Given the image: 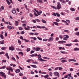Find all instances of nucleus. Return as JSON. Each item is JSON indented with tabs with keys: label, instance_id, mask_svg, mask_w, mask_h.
I'll return each instance as SVG.
<instances>
[{
	"label": "nucleus",
	"instance_id": "f257e3e1",
	"mask_svg": "<svg viewBox=\"0 0 79 79\" xmlns=\"http://www.w3.org/2000/svg\"><path fill=\"white\" fill-rule=\"evenodd\" d=\"M58 5L57 6V10H60L61 8V5L60 4V2H57Z\"/></svg>",
	"mask_w": 79,
	"mask_h": 79
},
{
	"label": "nucleus",
	"instance_id": "f03ea898",
	"mask_svg": "<svg viewBox=\"0 0 79 79\" xmlns=\"http://www.w3.org/2000/svg\"><path fill=\"white\" fill-rule=\"evenodd\" d=\"M6 69L7 70H8V71H10L11 72H13V69L11 66H9L8 68L7 67Z\"/></svg>",
	"mask_w": 79,
	"mask_h": 79
},
{
	"label": "nucleus",
	"instance_id": "7ed1b4c3",
	"mask_svg": "<svg viewBox=\"0 0 79 79\" xmlns=\"http://www.w3.org/2000/svg\"><path fill=\"white\" fill-rule=\"evenodd\" d=\"M64 38H63L64 40H67V39H69V36L67 35H64Z\"/></svg>",
	"mask_w": 79,
	"mask_h": 79
},
{
	"label": "nucleus",
	"instance_id": "20e7f679",
	"mask_svg": "<svg viewBox=\"0 0 79 79\" xmlns=\"http://www.w3.org/2000/svg\"><path fill=\"white\" fill-rule=\"evenodd\" d=\"M15 47L13 46H12L9 48V50H11V51H13V50H15Z\"/></svg>",
	"mask_w": 79,
	"mask_h": 79
},
{
	"label": "nucleus",
	"instance_id": "39448f33",
	"mask_svg": "<svg viewBox=\"0 0 79 79\" xmlns=\"http://www.w3.org/2000/svg\"><path fill=\"white\" fill-rule=\"evenodd\" d=\"M54 74L56 76H57L59 77H60V74L57 72H56L54 73Z\"/></svg>",
	"mask_w": 79,
	"mask_h": 79
},
{
	"label": "nucleus",
	"instance_id": "423d86ee",
	"mask_svg": "<svg viewBox=\"0 0 79 79\" xmlns=\"http://www.w3.org/2000/svg\"><path fill=\"white\" fill-rule=\"evenodd\" d=\"M38 60L40 61H46L47 60H44L42 59V57H40L38 59Z\"/></svg>",
	"mask_w": 79,
	"mask_h": 79
},
{
	"label": "nucleus",
	"instance_id": "0eeeda50",
	"mask_svg": "<svg viewBox=\"0 0 79 79\" xmlns=\"http://www.w3.org/2000/svg\"><path fill=\"white\" fill-rule=\"evenodd\" d=\"M1 75V76L2 77H3V76L5 75V73H3L2 72H0V75Z\"/></svg>",
	"mask_w": 79,
	"mask_h": 79
},
{
	"label": "nucleus",
	"instance_id": "6e6552de",
	"mask_svg": "<svg viewBox=\"0 0 79 79\" xmlns=\"http://www.w3.org/2000/svg\"><path fill=\"white\" fill-rule=\"evenodd\" d=\"M53 40V38L52 37H51L49 38V39L48 40V41H50L51 42V41H52Z\"/></svg>",
	"mask_w": 79,
	"mask_h": 79
},
{
	"label": "nucleus",
	"instance_id": "1a4fd4ad",
	"mask_svg": "<svg viewBox=\"0 0 79 79\" xmlns=\"http://www.w3.org/2000/svg\"><path fill=\"white\" fill-rule=\"evenodd\" d=\"M27 28L26 27H24V29L25 30H27V31H29V30H30V27H29V26H27Z\"/></svg>",
	"mask_w": 79,
	"mask_h": 79
},
{
	"label": "nucleus",
	"instance_id": "9d476101",
	"mask_svg": "<svg viewBox=\"0 0 79 79\" xmlns=\"http://www.w3.org/2000/svg\"><path fill=\"white\" fill-rule=\"evenodd\" d=\"M15 26H18V25H19V22H18V21L15 20Z\"/></svg>",
	"mask_w": 79,
	"mask_h": 79
},
{
	"label": "nucleus",
	"instance_id": "9b49d317",
	"mask_svg": "<svg viewBox=\"0 0 79 79\" xmlns=\"http://www.w3.org/2000/svg\"><path fill=\"white\" fill-rule=\"evenodd\" d=\"M20 71V69H17L15 70V73H19Z\"/></svg>",
	"mask_w": 79,
	"mask_h": 79
},
{
	"label": "nucleus",
	"instance_id": "f8f14e48",
	"mask_svg": "<svg viewBox=\"0 0 79 79\" xmlns=\"http://www.w3.org/2000/svg\"><path fill=\"white\" fill-rule=\"evenodd\" d=\"M12 12L13 14H15L16 13V10H15V9H14L12 10Z\"/></svg>",
	"mask_w": 79,
	"mask_h": 79
},
{
	"label": "nucleus",
	"instance_id": "ddd939ff",
	"mask_svg": "<svg viewBox=\"0 0 79 79\" xmlns=\"http://www.w3.org/2000/svg\"><path fill=\"white\" fill-rule=\"evenodd\" d=\"M6 47H2L1 49L2 50H5L6 49Z\"/></svg>",
	"mask_w": 79,
	"mask_h": 79
},
{
	"label": "nucleus",
	"instance_id": "4468645a",
	"mask_svg": "<svg viewBox=\"0 0 79 79\" xmlns=\"http://www.w3.org/2000/svg\"><path fill=\"white\" fill-rule=\"evenodd\" d=\"M30 39H33V40H37V38L35 37H31L30 38Z\"/></svg>",
	"mask_w": 79,
	"mask_h": 79
},
{
	"label": "nucleus",
	"instance_id": "2eb2a0df",
	"mask_svg": "<svg viewBox=\"0 0 79 79\" xmlns=\"http://www.w3.org/2000/svg\"><path fill=\"white\" fill-rule=\"evenodd\" d=\"M37 54L36 53L35 54H32L30 56H31V57H33V56H37Z\"/></svg>",
	"mask_w": 79,
	"mask_h": 79
},
{
	"label": "nucleus",
	"instance_id": "dca6fc26",
	"mask_svg": "<svg viewBox=\"0 0 79 79\" xmlns=\"http://www.w3.org/2000/svg\"><path fill=\"white\" fill-rule=\"evenodd\" d=\"M40 50V48L39 47H37L36 48V51L37 52H38Z\"/></svg>",
	"mask_w": 79,
	"mask_h": 79
},
{
	"label": "nucleus",
	"instance_id": "f3484780",
	"mask_svg": "<svg viewBox=\"0 0 79 79\" xmlns=\"http://www.w3.org/2000/svg\"><path fill=\"white\" fill-rule=\"evenodd\" d=\"M79 48H74V51H79Z\"/></svg>",
	"mask_w": 79,
	"mask_h": 79
},
{
	"label": "nucleus",
	"instance_id": "a211bd4d",
	"mask_svg": "<svg viewBox=\"0 0 79 79\" xmlns=\"http://www.w3.org/2000/svg\"><path fill=\"white\" fill-rule=\"evenodd\" d=\"M5 55L6 56L8 59H9V56H8V53H6Z\"/></svg>",
	"mask_w": 79,
	"mask_h": 79
},
{
	"label": "nucleus",
	"instance_id": "6ab92c4d",
	"mask_svg": "<svg viewBox=\"0 0 79 79\" xmlns=\"http://www.w3.org/2000/svg\"><path fill=\"white\" fill-rule=\"evenodd\" d=\"M71 45H72V44H71V43L68 44H65V46H68V47H70V46H71Z\"/></svg>",
	"mask_w": 79,
	"mask_h": 79
},
{
	"label": "nucleus",
	"instance_id": "aec40b11",
	"mask_svg": "<svg viewBox=\"0 0 79 79\" xmlns=\"http://www.w3.org/2000/svg\"><path fill=\"white\" fill-rule=\"evenodd\" d=\"M37 2H38V3H43V2H42V0H37Z\"/></svg>",
	"mask_w": 79,
	"mask_h": 79
},
{
	"label": "nucleus",
	"instance_id": "412c9836",
	"mask_svg": "<svg viewBox=\"0 0 79 79\" xmlns=\"http://www.w3.org/2000/svg\"><path fill=\"white\" fill-rule=\"evenodd\" d=\"M33 61L34 60H32V59H28L26 60L27 62H28V63H29L30 61Z\"/></svg>",
	"mask_w": 79,
	"mask_h": 79
},
{
	"label": "nucleus",
	"instance_id": "4be33fe9",
	"mask_svg": "<svg viewBox=\"0 0 79 79\" xmlns=\"http://www.w3.org/2000/svg\"><path fill=\"white\" fill-rule=\"evenodd\" d=\"M59 49L60 50H65V48H64V47H63V48H62L61 47H59Z\"/></svg>",
	"mask_w": 79,
	"mask_h": 79
},
{
	"label": "nucleus",
	"instance_id": "5701e85b",
	"mask_svg": "<svg viewBox=\"0 0 79 79\" xmlns=\"http://www.w3.org/2000/svg\"><path fill=\"white\" fill-rule=\"evenodd\" d=\"M59 37L60 39H63V35H59Z\"/></svg>",
	"mask_w": 79,
	"mask_h": 79
},
{
	"label": "nucleus",
	"instance_id": "b1692460",
	"mask_svg": "<svg viewBox=\"0 0 79 79\" xmlns=\"http://www.w3.org/2000/svg\"><path fill=\"white\" fill-rule=\"evenodd\" d=\"M19 55H21V56H23V55H24V54L23 53V52H19Z\"/></svg>",
	"mask_w": 79,
	"mask_h": 79
},
{
	"label": "nucleus",
	"instance_id": "393cba45",
	"mask_svg": "<svg viewBox=\"0 0 79 79\" xmlns=\"http://www.w3.org/2000/svg\"><path fill=\"white\" fill-rule=\"evenodd\" d=\"M32 68H37V66L35 65H30Z\"/></svg>",
	"mask_w": 79,
	"mask_h": 79
},
{
	"label": "nucleus",
	"instance_id": "a878e982",
	"mask_svg": "<svg viewBox=\"0 0 79 79\" xmlns=\"http://www.w3.org/2000/svg\"><path fill=\"white\" fill-rule=\"evenodd\" d=\"M60 1L61 3H66V1H64V0H60Z\"/></svg>",
	"mask_w": 79,
	"mask_h": 79
},
{
	"label": "nucleus",
	"instance_id": "bb28decb",
	"mask_svg": "<svg viewBox=\"0 0 79 79\" xmlns=\"http://www.w3.org/2000/svg\"><path fill=\"white\" fill-rule=\"evenodd\" d=\"M6 2H7V4L8 5H11V3L10 1H9V0H6Z\"/></svg>",
	"mask_w": 79,
	"mask_h": 79
},
{
	"label": "nucleus",
	"instance_id": "cd10ccee",
	"mask_svg": "<svg viewBox=\"0 0 79 79\" xmlns=\"http://www.w3.org/2000/svg\"><path fill=\"white\" fill-rule=\"evenodd\" d=\"M51 6V7H52V8H53V9H54V10H57V8L55 6Z\"/></svg>",
	"mask_w": 79,
	"mask_h": 79
},
{
	"label": "nucleus",
	"instance_id": "c85d7f7f",
	"mask_svg": "<svg viewBox=\"0 0 79 79\" xmlns=\"http://www.w3.org/2000/svg\"><path fill=\"white\" fill-rule=\"evenodd\" d=\"M41 21L43 23H45V24H46L47 23V21L45 20H44L43 19H42Z\"/></svg>",
	"mask_w": 79,
	"mask_h": 79
},
{
	"label": "nucleus",
	"instance_id": "c756f323",
	"mask_svg": "<svg viewBox=\"0 0 79 79\" xmlns=\"http://www.w3.org/2000/svg\"><path fill=\"white\" fill-rule=\"evenodd\" d=\"M67 60H63L61 61V63H64V62H67Z\"/></svg>",
	"mask_w": 79,
	"mask_h": 79
},
{
	"label": "nucleus",
	"instance_id": "7c9ffc66",
	"mask_svg": "<svg viewBox=\"0 0 79 79\" xmlns=\"http://www.w3.org/2000/svg\"><path fill=\"white\" fill-rule=\"evenodd\" d=\"M73 42H79V41L77 39H76L73 41Z\"/></svg>",
	"mask_w": 79,
	"mask_h": 79
},
{
	"label": "nucleus",
	"instance_id": "2f4dec72",
	"mask_svg": "<svg viewBox=\"0 0 79 79\" xmlns=\"http://www.w3.org/2000/svg\"><path fill=\"white\" fill-rule=\"evenodd\" d=\"M0 44H2V45H3L4 44V40H2V41H0Z\"/></svg>",
	"mask_w": 79,
	"mask_h": 79
},
{
	"label": "nucleus",
	"instance_id": "473e14b6",
	"mask_svg": "<svg viewBox=\"0 0 79 79\" xmlns=\"http://www.w3.org/2000/svg\"><path fill=\"white\" fill-rule=\"evenodd\" d=\"M54 24H55V25H56V26H58V23L56 22H53Z\"/></svg>",
	"mask_w": 79,
	"mask_h": 79
},
{
	"label": "nucleus",
	"instance_id": "72a5a7b5",
	"mask_svg": "<svg viewBox=\"0 0 79 79\" xmlns=\"http://www.w3.org/2000/svg\"><path fill=\"white\" fill-rule=\"evenodd\" d=\"M49 77V75L48 74H47L46 75H45L44 76V78H48Z\"/></svg>",
	"mask_w": 79,
	"mask_h": 79
},
{
	"label": "nucleus",
	"instance_id": "f704fd0d",
	"mask_svg": "<svg viewBox=\"0 0 79 79\" xmlns=\"http://www.w3.org/2000/svg\"><path fill=\"white\" fill-rule=\"evenodd\" d=\"M0 37L2 39H3L4 38H3V36L2 35H1L0 34Z\"/></svg>",
	"mask_w": 79,
	"mask_h": 79
},
{
	"label": "nucleus",
	"instance_id": "c9c22d12",
	"mask_svg": "<svg viewBox=\"0 0 79 79\" xmlns=\"http://www.w3.org/2000/svg\"><path fill=\"white\" fill-rule=\"evenodd\" d=\"M7 27L9 28V29H12V27L11 26H8Z\"/></svg>",
	"mask_w": 79,
	"mask_h": 79
},
{
	"label": "nucleus",
	"instance_id": "e433bc0d",
	"mask_svg": "<svg viewBox=\"0 0 79 79\" xmlns=\"http://www.w3.org/2000/svg\"><path fill=\"white\" fill-rule=\"evenodd\" d=\"M23 40H25V42H29V40H26V39H23Z\"/></svg>",
	"mask_w": 79,
	"mask_h": 79
},
{
	"label": "nucleus",
	"instance_id": "4c0bfd02",
	"mask_svg": "<svg viewBox=\"0 0 79 79\" xmlns=\"http://www.w3.org/2000/svg\"><path fill=\"white\" fill-rule=\"evenodd\" d=\"M27 52H29L30 51V48H28L27 49Z\"/></svg>",
	"mask_w": 79,
	"mask_h": 79
},
{
	"label": "nucleus",
	"instance_id": "58836bf2",
	"mask_svg": "<svg viewBox=\"0 0 79 79\" xmlns=\"http://www.w3.org/2000/svg\"><path fill=\"white\" fill-rule=\"evenodd\" d=\"M49 73L50 76H53V73H52V72H50Z\"/></svg>",
	"mask_w": 79,
	"mask_h": 79
},
{
	"label": "nucleus",
	"instance_id": "ea45409f",
	"mask_svg": "<svg viewBox=\"0 0 79 79\" xmlns=\"http://www.w3.org/2000/svg\"><path fill=\"white\" fill-rule=\"evenodd\" d=\"M58 43L60 44H63V41H58Z\"/></svg>",
	"mask_w": 79,
	"mask_h": 79
},
{
	"label": "nucleus",
	"instance_id": "a19ab883",
	"mask_svg": "<svg viewBox=\"0 0 79 79\" xmlns=\"http://www.w3.org/2000/svg\"><path fill=\"white\" fill-rule=\"evenodd\" d=\"M56 16L58 17H60V15L57 13H56Z\"/></svg>",
	"mask_w": 79,
	"mask_h": 79
},
{
	"label": "nucleus",
	"instance_id": "79ce46f5",
	"mask_svg": "<svg viewBox=\"0 0 79 79\" xmlns=\"http://www.w3.org/2000/svg\"><path fill=\"white\" fill-rule=\"evenodd\" d=\"M35 21H37V23H40V20H39V19H35Z\"/></svg>",
	"mask_w": 79,
	"mask_h": 79
},
{
	"label": "nucleus",
	"instance_id": "37998d69",
	"mask_svg": "<svg viewBox=\"0 0 79 79\" xmlns=\"http://www.w3.org/2000/svg\"><path fill=\"white\" fill-rule=\"evenodd\" d=\"M70 10L71 11H75V9L73 8H71Z\"/></svg>",
	"mask_w": 79,
	"mask_h": 79
},
{
	"label": "nucleus",
	"instance_id": "c03bdc74",
	"mask_svg": "<svg viewBox=\"0 0 79 79\" xmlns=\"http://www.w3.org/2000/svg\"><path fill=\"white\" fill-rule=\"evenodd\" d=\"M68 79H73V77H72V76L68 77Z\"/></svg>",
	"mask_w": 79,
	"mask_h": 79
},
{
	"label": "nucleus",
	"instance_id": "a18cd8bd",
	"mask_svg": "<svg viewBox=\"0 0 79 79\" xmlns=\"http://www.w3.org/2000/svg\"><path fill=\"white\" fill-rule=\"evenodd\" d=\"M75 35H77L78 36H79V32H77L75 33Z\"/></svg>",
	"mask_w": 79,
	"mask_h": 79
},
{
	"label": "nucleus",
	"instance_id": "49530a36",
	"mask_svg": "<svg viewBox=\"0 0 79 79\" xmlns=\"http://www.w3.org/2000/svg\"><path fill=\"white\" fill-rule=\"evenodd\" d=\"M2 54H5V52H4L2 51L1 52H0V55H2Z\"/></svg>",
	"mask_w": 79,
	"mask_h": 79
},
{
	"label": "nucleus",
	"instance_id": "de8ad7c7",
	"mask_svg": "<svg viewBox=\"0 0 79 79\" xmlns=\"http://www.w3.org/2000/svg\"><path fill=\"white\" fill-rule=\"evenodd\" d=\"M31 43H32V44H34V43H35V41L31 40Z\"/></svg>",
	"mask_w": 79,
	"mask_h": 79
},
{
	"label": "nucleus",
	"instance_id": "09e8293b",
	"mask_svg": "<svg viewBox=\"0 0 79 79\" xmlns=\"http://www.w3.org/2000/svg\"><path fill=\"white\" fill-rule=\"evenodd\" d=\"M11 59H12V60H14V61H16V59H15V58L13 56L11 57Z\"/></svg>",
	"mask_w": 79,
	"mask_h": 79
},
{
	"label": "nucleus",
	"instance_id": "8fccbe9b",
	"mask_svg": "<svg viewBox=\"0 0 79 79\" xmlns=\"http://www.w3.org/2000/svg\"><path fill=\"white\" fill-rule=\"evenodd\" d=\"M37 38L38 40H42V39L39 37H37Z\"/></svg>",
	"mask_w": 79,
	"mask_h": 79
},
{
	"label": "nucleus",
	"instance_id": "3c124183",
	"mask_svg": "<svg viewBox=\"0 0 79 79\" xmlns=\"http://www.w3.org/2000/svg\"><path fill=\"white\" fill-rule=\"evenodd\" d=\"M34 35H39V34L37 32H35L34 34Z\"/></svg>",
	"mask_w": 79,
	"mask_h": 79
},
{
	"label": "nucleus",
	"instance_id": "603ef678",
	"mask_svg": "<svg viewBox=\"0 0 79 79\" xmlns=\"http://www.w3.org/2000/svg\"><path fill=\"white\" fill-rule=\"evenodd\" d=\"M19 29L20 30V31H22V30L23 29V28L21 27H19Z\"/></svg>",
	"mask_w": 79,
	"mask_h": 79
},
{
	"label": "nucleus",
	"instance_id": "864d4df0",
	"mask_svg": "<svg viewBox=\"0 0 79 79\" xmlns=\"http://www.w3.org/2000/svg\"><path fill=\"white\" fill-rule=\"evenodd\" d=\"M64 32H68V33H69V31L67 30H65L64 31Z\"/></svg>",
	"mask_w": 79,
	"mask_h": 79
},
{
	"label": "nucleus",
	"instance_id": "5fc2aeb1",
	"mask_svg": "<svg viewBox=\"0 0 79 79\" xmlns=\"http://www.w3.org/2000/svg\"><path fill=\"white\" fill-rule=\"evenodd\" d=\"M53 16H56V13H53V14L52 15Z\"/></svg>",
	"mask_w": 79,
	"mask_h": 79
},
{
	"label": "nucleus",
	"instance_id": "6e6d98bb",
	"mask_svg": "<svg viewBox=\"0 0 79 79\" xmlns=\"http://www.w3.org/2000/svg\"><path fill=\"white\" fill-rule=\"evenodd\" d=\"M23 75V74L21 73H20L19 74V76H22Z\"/></svg>",
	"mask_w": 79,
	"mask_h": 79
},
{
	"label": "nucleus",
	"instance_id": "4d7b16f0",
	"mask_svg": "<svg viewBox=\"0 0 79 79\" xmlns=\"http://www.w3.org/2000/svg\"><path fill=\"white\" fill-rule=\"evenodd\" d=\"M18 42L20 44H21V41L19 40H18Z\"/></svg>",
	"mask_w": 79,
	"mask_h": 79
},
{
	"label": "nucleus",
	"instance_id": "13d9d810",
	"mask_svg": "<svg viewBox=\"0 0 79 79\" xmlns=\"http://www.w3.org/2000/svg\"><path fill=\"white\" fill-rule=\"evenodd\" d=\"M60 53H63V54H65L66 53V52L64 51H60Z\"/></svg>",
	"mask_w": 79,
	"mask_h": 79
},
{
	"label": "nucleus",
	"instance_id": "bf43d9fd",
	"mask_svg": "<svg viewBox=\"0 0 79 79\" xmlns=\"http://www.w3.org/2000/svg\"><path fill=\"white\" fill-rule=\"evenodd\" d=\"M60 14H61V15H63V16H64V15H65L64 13L63 12H61Z\"/></svg>",
	"mask_w": 79,
	"mask_h": 79
},
{
	"label": "nucleus",
	"instance_id": "052dcab7",
	"mask_svg": "<svg viewBox=\"0 0 79 79\" xmlns=\"http://www.w3.org/2000/svg\"><path fill=\"white\" fill-rule=\"evenodd\" d=\"M35 52V51H31V54H32V53H34V52Z\"/></svg>",
	"mask_w": 79,
	"mask_h": 79
},
{
	"label": "nucleus",
	"instance_id": "680f3d73",
	"mask_svg": "<svg viewBox=\"0 0 79 79\" xmlns=\"http://www.w3.org/2000/svg\"><path fill=\"white\" fill-rule=\"evenodd\" d=\"M62 22H63V23H67V22L66 21H64V20H62L61 21Z\"/></svg>",
	"mask_w": 79,
	"mask_h": 79
},
{
	"label": "nucleus",
	"instance_id": "e2e57ef3",
	"mask_svg": "<svg viewBox=\"0 0 79 79\" xmlns=\"http://www.w3.org/2000/svg\"><path fill=\"white\" fill-rule=\"evenodd\" d=\"M19 69H21V70H24V69L21 68V66H19Z\"/></svg>",
	"mask_w": 79,
	"mask_h": 79
},
{
	"label": "nucleus",
	"instance_id": "0e129e2a",
	"mask_svg": "<svg viewBox=\"0 0 79 79\" xmlns=\"http://www.w3.org/2000/svg\"><path fill=\"white\" fill-rule=\"evenodd\" d=\"M56 40L57 41H58V40H59V37H57L56 38Z\"/></svg>",
	"mask_w": 79,
	"mask_h": 79
},
{
	"label": "nucleus",
	"instance_id": "69168bd1",
	"mask_svg": "<svg viewBox=\"0 0 79 79\" xmlns=\"http://www.w3.org/2000/svg\"><path fill=\"white\" fill-rule=\"evenodd\" d=\"M24 33H25V32H24V31H22L21 32V34H24Z\"/></svg>",
	"mask_w": 79,
	"mask_h": 79
},
{
	"label": "nucleus",
	"instance_id": "338daca9",
	"mask_svg": "<svg viewBox=\"0 0 79 79\" xmlns=\"http://www.w3.org/2000/svg\"><path fill=\"white\" fill-rule=\"evenodd\" d=\"M20 39H22V40H23V37L22 36H21L20 37Z\"/></svg>",
	"mask_w": 79,
	"mask_h": 79
},
{
	"label": "nucleus",
	"instance_id": "774afa93",
	"mask_svg": "<svg viewBox=\"0 0 79 79\" xmlns=\"http://www.w3.org/2000/svg\"><path fill=\"white\" fill-rule=\"evenodd\" d=\"M79 19V17H77L76 18V20L77 21Z\"/></svg>",
	"mask_w": 79,
	"mask_h": 79
}]
</instances>
